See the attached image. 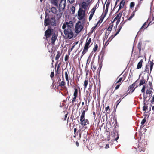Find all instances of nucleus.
<instances>
[{
	"mask_svg": "<svg viewBox=\"0 0 154 154\" xmlns=\"http://www.w3.org/2000/svg\"><path fill=\"white\" fill-rule=\"evenodd\" d=\"M122 77L119 78L118 80L116 82L115 85H116V84H117V83H121V82L122 81Z\"/></svg>",
	"mask_w": 154,
	"mask_h": 154,
	"instance_id": "a19ab883",
	"label": "nucleus"
},
{
	"mask_svg": "<svg viewBox=\"0 0 154 154\" xmlns=\"http://www.w3.org/2000/svg\"><path fill=\"white\" fill-rule=\"evenodd\" d=\"M125 23V21H122L121 22V23L120 24V25H119L118 26V28H119L118 30L116 32L115 34H114V35H112L109 38V39L110 41H111L113 38L119 33L121 28H122V27L123 26Z\"/></svg>",
	"mask_w": 154,
	"mask_h": 154,
	"instance_id": "6e6552de",
	"label": "nucleus"
},
{
	"mask_svg": "<svg viewBox=\"0 0 154 154\" xmlns=\"http://www.w3.org/2000/svg\"><path fill=\"white\" fill-rule=\"evenodd\" d=\"M84 27V24L80 21H78L76 23L75 27V32L77 34L79 33L82 30Z\"/></svg>",
	"mask_w": 154,
	"mask_h": 154,
	"instance_id": "7ed1b4c3",
	"label": "nucleus"
},
{
	"mask_svg": "<svg viewBox=\"0 0 154 154\" xmlns=\"http://www.w3.org/2000/svg\"><path fill=\"white\" fill-rule=\"evenodd\" d=\"M151 102L152 103L154 102V95L152 97V99L151 100Z\"/></svg>",
	"mask_w": 154,
	"mask_h": 154,
	"instance_id": "e2e57ef3",
	"label": "nucleus"
},
{
	"mask_svg": "<svg viewBox=\"0 0 154 154\" xmlns=\"http://www.w3.org/2000/svg\"><path fill=\"white\" fill-rule=\"evenodd\" d=\"M75 46V45H72L71 47V48L70 49V51H71L74 48V47Z\"/></svg>",
	"mask_w": 154,
	"mask_h": 154,
	"instance_id": "0e129e2a",
	"label": "nucleus"
},
{
	"mask_svg": "<svg viewBox=\"0 0 154 154\" xmlns=\"http://www.w3.org/2000/svg\"><path fill=\"white\" fill-rule=\"evenodd\" d=\"M110 4V2L109 1H108L107 2V3L106 4V8L108 9L109 7V6Z\"/></svg>",
	"mask_w": 154,
	"mask_h": 154,
	"instance_id": "a18cd8bd",
	"label": "nucleus"
},
{
	"mask_svg": "<svg viewBox=\"0 0 154 154\" xmlns=\"http://www.w3.org/2000/svg\"><path fill=\"white\" fill-rule=\"evenodd\" d=\"M105 110H106V111H108V112H107V113H109L110 112V109H109V106H108L106 107L105 108Z\"/></svg>",
	"mask_w": 154,
	"mask_h": 154,
	"instance_id": "37998d69",
	"label": "nucleus"
},
{
	"mask_svg": "<svg viewBox=\"0 0 154 154\" xmlns=\"http://www.w3.org/2000/svg\"><path fill=\"white\" fill-rule=\"evenodd\" d=\"M138 149L137 152H141V151L144 152L145 151V146L143 145V142L139 143L138 145Z\"/></svg>",
	"mask_w": 154,
	"mask_h": 154,
	"instance_id": "4468645a",
	"label": "nucleus"
},
{
	"mask_svg": "<svg viewBox=\"0 0 154 154\" xmlns=\"http://www.w3.org/2000/svg\"><path fill=\"white\" fill-rule=\"evenodd\" d=\"M85 11L83 10L81 8H79L78 12L77 18L79 20L83 19L85 17Z\"/></svg>",
	"mask_w": 154,
	"mask_h": 154,
	"instance_id": "423d86ee",
	"label": "nucleus"
},
{
	"mask_svg": "<svg viewBox=\"0 0 154 154\" xmlns=\"http://www.w3.org/2000/svg\"><path fill=\"white\" fill-rule=\"evenodd\" d=\"M125 0H122L119 4V6L117 12H118L121 8H123L125 4Z\"/></svg>",
	"mask_w": 154,
	"mask_h": 154,
	"instance_id": "a211bd4d",
	"label": "nucleus"
},
{
	"mask_svg": "<svg viewBox=\"0 0 154 154\" xmlns=\"http://www.w3.org/2000/svg\"><path fill=\"white\" fill-rule=\"evenodd\" d=\"M84 109H85V110L87 111L88 109V106H84Z\"/></svg>",
	"mask_w": 154,
	"mask_h": 154,
	"instance_id": "6e6d98bb",
	"label": "nucleus"
},
{
	"mask_svg": "<svg viewBox=\"0 0 154 154\" xmlns=\"http://www.w3.org/2000/svg\"><path fill=\"white\" fill-rule=\"evenodd\" d=\"M114 135H113V138L114 139V140H116L117 141V140L119 139V135L117 133H114Z\"/></svg>",
	"mask_w": 154,
	"mask_h": 154,
	"instance_id": "bb28decb",
	"label": "nucleus"
},
{
	"mask_svg": "<svg viewBox=\"0 0 154 154\" xmlns=\"http://www.w3.org/2000/svg\"><path fill=\"white\" fill-rule=\"evenodd\" d=\"M82 112L80 117H85V114L86 111L84 110L83 111L82 110Z\"/></svg>",
	"mask_w": 154,
	"mask_h": 154,
	"instance_id": "c9c22d12",
	"label": "nucleus"
},
{
	"mask_svg": "<svg viewBox=\"0 0 154 154\" xmlns=\"http://www.w3.org/2000/svg\"><path fill=\"white\" fill-rule=\"evenodd\" d=\"M151 22H152V21H150L148 25V26H149L150 25H151L152 24V23H154V22H153L152 23H151Z\"/></svg>",
	"mask_w": 154,
	"mask_h": 154,
	"instance_id": "338daca9",
	"label": "nucleus"
},
{
	"mask_svg": "<svg viewBox=\"0 0 154 154\" xmlns=\"http://www.w3.org/2000/svg\"><path fill=\"white\" fill-rule=\"evenodd\" d=\"M57 35L55 33L53 34L52 35V37L51 38V42L53 45H55V41L57 38Z\"/></svg>",
	"mask_w": 154,
	"mask_h": 154,
	"instance_id": "2eb2a0df",
	"label": "nucleus"
},
{
	"mask_svg": "<svg viewBox=\"0 0 154 154\" xmlns=\"http://www.w3.org/2000/svg\"><path fill=\"white\" fill-rule=\"evenodd\" d=\"M54 76V72H51L50 75V77L51 78L52 80H53V78Z\"/></svg>",
	"mask_w": 154,
	"mask_h": 154,
	"instance_id": "09e8293b",
	"label": "nucleus"
},
{
	"mask_svg": "<svg viewBox=\"0 0 154 154\" xmlns=\"http://www.w3.org/2000/svg\"><path fill=\"white\" fill-rule=\"evenodd\" d=\"M78 94V89L75 88L74 89V92L73 94V96L77 97Z\"/></svg>",
	"mask_w": 154,
	"mask_h": 154,
	"instance_id": "c756f323",
	"label": "nucleus"
},
{
	"mask_svg": "<svg viewBox=\"0 0 154 154\" xmlns=\"http://www.w3.org/2000/svg\"><path fill=\"white\" fill-rule=\"evenodd\" d=\"M91 67L93 72H94L96 69V66L93 65V63H91Z\"/></svg>",
	"mask_w": 154,
	"mask_h": 154,
	"instance_id": "2f4dec72",
	"label": "nucleus"
},
{
	"mask_svg": "<svg viewBox=\"0 0 154 154\" xmlns=\"http://www.w3.org/2000/svg\"><path fill=\"white\" fill-rule=\"evenodd\" d=\"M88 7V5H87V3L86 2H83L82 4V8H83L85 10H85L87 8V7Z\"/></svg>",
	"mask_w": 154,
	"mask_h": 154,
	"instance_id": "a878e982",
	"label": "nucleus"
},
{
	"mask_svg": "<svg viewBox=\"0 0 154 154\" xmlns=\"http://www.w3.org/2000/svg\"><path fill=\"white\" fill-rule=\"evenodd\" d=\"M138 83V80H137L135 81L133 84L130 85L128 88V90L127 91V94L125 95V94H124L123 96L125 95V96H126L130 93V92L131 91H132L131 93H132L135 88H134V87L135 85H136Z\"/></svg>",
	"mask_w": 154,
	"mask_h": 154,
	"instance_id": "39448f33",
	"label": "nucleus"
},
{
	"mask_svg": "<svg viewBox=\"0 0 154 154\" xmlns=\"http://www.w3.org/2000/svg\"><path fill=\"white\" fill-rule=\"evenodd\" d=\"M121 98H120L117 102H116V103H117V105L120 102L121 100Z\"/></svg>",
	"mask_w": 154,
	"mask_h": 154,
	"instance_id": "4d7b16f0",
	"label": "nucleus"
},
{
	"mask_svg": "<svg viewBox=\"0 0 154 154\" xmlns=\"http://www.w3.org/2000/svg\"><path fill=\"white\" fill-rule=\"evenodd\" d=\"M143 62V60L142 59H141L138 62L137 64V69H139L141 68L142 66Z\"/></svg>",
	"mask_w": 154,
	"mask_h": 154,
	"instance_id": "412c9836",
	"label": "nucleus"
},
{
	"mask_svg": "<svg viewBox=\"0 0 154 154\" xmlns=\"http://www.w3.org/2000/svg\"><path fill=\"white\" fill-rule=\"evenodd\" d=\"M77 130V129L76 128H74V135L73 136V137H76V136L78 135V132H77V133L76 132Z\"/></svg>",
	"mask_w": 154,
	"mask_h": 154,
	"instance_id": "473e14b6",
	"label": "nucleus"
},
{
	"mask_svg": "<svg viewBox=\"0 0 154 154\" xmlns=\"http://www.w3.org/2000/svg\"><path fill=\"white\" fill-rule=\"evenodd\" d=\"M142 42L141 41H140L137 44V48L139 50V53L140 54V53L142 49Z\"/></svg>",
	"mask_w": 154,
	"mask_h": 154,
	"instance_id": "5701e85b",
	"label": "nucleus"
},
{
	"mask_svg": "<svg viewBox=\"0 0 154 154\" xmlns=\"http://www.w3.org/2000/svg\"><path fill=\"white\" fill-rule=\"evenodd\" d=\"M146 81L144 79V78L142 79L140 81V83L138 85H137V84L136 85L137 86V87L138 86H140L143 84L145 83Z\"/></svg>",
	"mask_w": 154,
	"mask_h": 154,
	"instance_id": "393cba45",
	"label": "nucleus"
},
{
	"mask_svg": "<svg viewBox=\"0 0 154 154\" xmlns=\"http://www.w3.org/2000/svg\"><path fill=\"white\" fill-rule=\"evenodd\" d=\"M65 82L64 81H63L59 83V85L61 87L65 85Z\"/></svg>",
	"mask_w": 154,
	"mask_h": 154,
	"instance_id": "72a5a7b5",
	"label": "nucleus"
},
{
	"mask_svg": "<svg viewBox=\"0 0 154 154\" xmlns=\"http://www.w3.org/2000/svg\"><path fill=\"white\" fill-rule=\"evenodd\" d=\"M145 85H144L141 90V91L143 93V100H144V102H145L146 100V99L147 97H146L145 96Z\"/></svg>",
	"mask_w": 154,
	"mask_h": 154,
	"instance_id": "6ab92c4d",
	"label": "nucleus"
},
{
	"mask_svg": "<svg viewBox=\"0 0 154 154\" xmlns=\"http://www.w3.org/2000/svg\"><path fill=\"white\" fill-rule=\"evenodd\" d=\"M50 10L51 12L53 14H56L57 16L59 15L60 18L61 17L62 14L60 12L61 11H58L56 7H52L51 8Z\"/></svg>",
	"mask_w": 154,
	"mask_h": 154,
	"instance_id": "9b49d317",
	"label": "nucleus"
},
{
	"mask_svg": "<svg viewBox=\"0 0 154 154\" xmlns=\"http://www.w3.org/2000/svg\"><path fill=\"white\" fill-rule=\"evenodd\" d=\"M98 47V46L97 44H95V46L93 48V51L95 52L97 51Z\"/></svg>",
	"mask_w": 154,
	"mask_h": 154,
	"instance_id": "7c9ffc66",
	"label": "nucleus"
},
{
	"mask_svg": "<svg viewBox=\"0 0 154 154\" xmlns=\"http://www.w3.org/2000/svg\"><path fill=\"white\" fill-rule=\"evenodd\" d=\"M87 40L84 46V49L82 53V56L84 55L88 51V49L89 48V45L91 42V38L87 41Z\"/></svg>",
	"mask_w": 154,
	"mask_h": 154,
	"instance_id": "0eeeda50",
	"label": "nucleus"
},
{
	"mask_svg": "<svg viewBox=\"0 0 154 154\" xmlns=\"http://www.w3.org/2000/svg\"><path fill=\"white\" fill-rule=\"evenodd\" d=\"M121 84L122 83H119L117 85L115 88V90H116L118 89L120 87V85H121Z\"/></svg>",
	"mask_w": 154,
	"mask_h": 154,
	"instance_id": "79ce46f5",
	"label": "nucleus"
},
{
	"mask_svg": "<svg viewBox=\"0 0 154 154\" xmlns=\"http://www.w3.org/2000/svg\"><path fill=\"white\" fill-rule=\"evenodd\" d=\"M96 10V9L95 8H93L91 11L89 13H90L91 14H93L94 15Z\"/></svg>",
	"mask_w": 154,
	"mask_h": 154,
	"instance_id": "f704fd0d",
	"label": "nucleus"
},
{
	"mask_svg": "<svg viewBox=\"0 0 154 154\" xmlns=\"http://www.w3.org/2000/svg\"><path fill=\"white\" fill-rule=\"evenodd\" d=\"M67 115H68V113H67L66 114H65L64 116V117L63 118H62V119L63 120V121H65L66 120V118H67Z\"/></svg>",
	"mask_w": 154,
	"mask_h": 154,
	"instance_id": "de8ad7c7",
	"label": "nucleus"
},
{
	"mask_svg": "<svg viewBox=\"0 0 154 154\" xmlns=\"http://www.w3.org/2000/svg\"><path fill=\"white\" fill-rule=\"evenodd\" d=\"M66 0H61L58 6L60 11H62L65 9L66 6Z\"/></svg>",
	"mask_w": 154,
	"mask_h": 154,
	"instance_id": "f8f14e48",
	"label": "nucleus"
},
{
	"mask_svg": "<svg viewBox=\"0 0 154 154\" xmlns=\"http://www.w3.org/2000/svg\"><path fill=\"white\" fill-rule=\"evenodd\" d=\"M61 64V63H60L58 65L57 68L59 69Z\"/></svg>",
	"mask_w": 154,
	"mask_h": 154,
	"instance_id": "680f3d73",
	"label": "nucleus"
},
{
	"mask_svg": "<svg viewBox=\"0 0 154 154\" xmlns=\"http://www.w3.org/2000/svg\"><path fill=\"white\" fill-rule=\"evenodd\" d=\"M105 17H104V16L103 15V14L102 15L100 20V21L101 22H102L103 19Z\"/></svg>",
	"mask_w": 154,
	"mask_h": 154,
	"instance_id": "603ef678",
	"label": "nucleus"
},
{
	"mask_svg": "<svg viewBox=\"0 0 154 154\" xmlns=\"http://www.w3.org/2000/svg\"><path fill=\"white\" fill-rule=\"evenodd\" d=\"M60 69H59V68H57V70H56V73L58 75L60 74Z\"/></svg>",
	"mask_w": 154,
	"mask_h": 154,
	"instance_id": "8fccbe9b",
	"label": "nucleus"
},
{
	"mask_svg": "<svg viewBox=\"0 0 154 154\" xmlns=\"http://www.w3.org/2000/svg\"><path fill=\"white\" fill-rule=\"evenodd\" d=\"M65 75L66 79V81H67V83L68 84L69 81V74L68 70L67 71H66L65 73Z\"/></svg>",
	"mask_w": 154,
	"mask_h": 154,
	"instance_id": "aec40b11",
	"label": "nucleus"
},
{
	"mask_svg": "<svg viewBox=\"0 0 154 154\" xmlns=\"http://www.w3.org/2000/svg\"><path fill=\"white\" fill-rule=\"evenodd\" d=\"M88 80H85L84 82V86L85 88H86V87L88 85Z\"/></svg>",
	"mask_w": 154,
	"mask_h": 154,
	"instance_id": "ea45409f",
	"label": "nucleus"
},
{
	"mask_svg": "<svg viewBox=\"0 0 154 154\" xmlns=\"http://www.w3.org/2000/svg\"><path fill=\"white\" fill-rule=\"evenodd\" d=\"M77 97H76V96H74V97L72 98V103L73 105L74 104V102L75 101Z\"/></svg>",
	"mask_w": 154,
	"mask_h": 154,
	"instance_id": "58836bf2",
	"label": "nucleus"
},
{
	"mask_svg": "<svg viewBox=\"0 0 154 154\" xmlns=\"http://www.w3.org/2000/svg\"><path fill=\"white\" fill-rule=\"evenodd\" d=\"M51 4L53 5L58 7L59 0H50Z\"/></svg>",
	"mask_w": 154,
	"mask_h": 154,
	"instance_id": "dca6fc26",
	"label": "nucleus"
},
{
	"mask_svg": "<svg viewBox=\"0 0 154 154\" xmlns=\"http://www.w3.org/2000/svg\"><path fill=\"white\" fill-rule=\"evenodd\" d=\"M70 4H72L74 2V0H67Z\"/></svg>",
	"mask_w": 154,
	"mask_h": 154,
	"instance_id": "052dcab7",
	"label": "nucleus"
},
{
	"mask_svg": "<svg viewBox=\"0 0 154 154\" xmlns=\"http://www.w3.org/2000/svg\"><path fill=\"white\" fill-rule=\"evenodd\" d=\"M71 12L72 14H74L75 11V8L74 6H72L71 8Z\"/></svg>",
	"mask_w": 154,
	"mask_h": 154,
	"instance_id": "e433bc0d",
	"label": "nucleus"
},
{
	"mask_svg": "<svg viewBox=\"0 0 154 154\" xmlns=\"http://www.w3.org/2000/svg\"><path fill=\"white\" fill-rule=\"evenodd\" d=\"M146 119L145 118H144L141 121V124L142 125L144 124L146 122Z\"/></svg>",
	"mask_w": 154,
	"mask_h": 154,
	"instance_id": "49530a36",
	"label": "nucleus"
},
{
	"mask_svg": "<svg viewBox=\"0 0 154 154\" xmlns=\"http://www.w3.org/2000/svg\"><path fill=\"white\" fill-rule=\"evenodd\" d=\"M110 42V41H109V39H108L106 41V42H105V45H104V46H107L108 43H109V42Z\"/></svg>",
	"mask_w": 154,
	"mask_h": 154,
	"instance_id": "3c124183",
	"label": "nucleus"
},
{
	"mask_svg": "<svg viewBox=\"0 0 154 154\" xmlns=\"http://www.w3.org/2000/svg\"><path fill=\"white\" fill-rule=\"evenodd\" d=\"M53 31V29H51L49 28L45 31V36L47 38H49L51 35L52 32Z\"/></svg>",
	"mask_w": 154,
	"mask_h": 154,
	"instance_id": "ddd939ff",
	"label": "nucleus"
},
{
	"mask_svg": "<svg viewBox=\"0 0 154 154\" xmlns=\"http://www.w3.org/2000/svg\"><path fill=\"white\" fill-rule=\"evenodd\" d=\"M154 63L153 62V60L152 61L148 62V63L146 66L145 70L143 71L144 74L147 73L148 74H150L152 69Z\"/></svg>",
	"mask_w": 154,
	"mask_h": 154,
	"instance_id": "f03ea898",
	"label": "nucleus"
},
{
	"mask_svg": "<svg viewBox=\"0 0 154 154\" xmlns=\"http://www.w3.org/2000/svg\"><path fill=\"white\" fill-rule=\"evenodd\" d=\"M132 17H132V16L131 15L129 17L128 20H130L132 18Z\"/></svg>",
	"mask_w": 154,
	"mask_h": 154,
	"instance_id": "774afa93",
	"label": "nucleus"
},
{
	"mask_svg": "<svg viewBox=\"0 0 154 154\" xmlns=\"http://www.w3.org/2000/svg\"><path fill=\"white\" fill-rule=\"evenodd\" d=\"M135 5V3L134 2H132L130 3V8H133Z\"/></svg>",
	"mask_w": 154,
	"mask_h": 154,
	"instance_id": "4c0bfd02",
	"label": "nucleus"
},
{
	"mask_svg": "<svg viewBox=\"0 0 154 154\" xmlns=\"http://www.w3.org/2000/svg\"><path fill=\"white\" fill-rule=\"evenodd\" d=\"M61 55V53H60V51H57V54L55 59L56 60H58L59 57Z\"/></svg>",
	"mask_w": 154,
	"mask_h": 154,
	"instance_id": "cd10ccee",
	"label": "nucleus"
},
{
	"mask_svg": "<svg viewBox=\"0 0 154 154\" xmlns=\"http://www.w3.org/2000/svg\"><path fill=\"white\" fill-rule=\"evenodd\" d=\"M147 109V107L146 106H143V110L144 111H146Z\"/></svg>",
	"mask_w": 154,
	"mask_h": 154,
	"instance_id": "13d9d810",
	"label": "nucleus"
},
{
	"mask_svg": "<svg viewBox=\"0 0 154 154\" xmlns=\"http://www.w3.org/2000/svg\"><path fill=\"white\" fill-rule=\"evenodd\" d=\"M49 15L45 12V16L44 20V25L47 26L50 25L51 26H55L56 25V21L54 17H52L50 18Z\"/></svg>",
	"mask_w": 154,
	"mask_h": 154,
	"instance_id": "f257e3e1",
	"label": "nucleus"
},
{
	"mask_svg": "<svg viewBox=\"0 0 154 154\" xmlns=\"http://www.w3.org/2000/svg\"><path fill=\"white\" fill-rule=\"evenodd\" d=\"M108 9L106 8V9L104 11V15H103L104 16V17H105L106 14L107 13L108 11Z\"/></svg>",
	"mask_w": 154,
	"mask_h": 154,
	"instance_id": "c03bdc74",
	"label": "nucleus"
},
{
	"mask_svg": "<svg viewBox=\"0 0 154 154\" xmlns=\"http://www.w3.org/2000/svg\"><path fill=\"white\" fill-rule=\"evenodd\" d=\"M113 24L112 23H111L109 25V26L108 27V28L107 30H106V31L109 32L110 33L111 31L112 28H113Z\"/></svg>",
	"mask_w": 154,
	"mask_h": 154,
	"instance_id": "b1692460",
	"label": "nucleus"
},
{
	"mask_svg": "<svg viewBox=\"0 0 154 154\" xmlns=\"http://www.w3.org/2000/svg\"><path fill=\"white\" fill-rule=\"evenodd\" d=\"M69 56L67 55H65V61H67L68 59Z\"/></svg>",
	"mask_w": 154,
	"mask_h": 154,
	"instance_id": "864d4df0",
	"label": "nucleus"
},
{
	"mask_svg": "<svg viewBox=\"0 0 154 154\" xmlns=\"http://www.w3.org/2000/svg\"><path fill=\"white\" fill-rule=\"evenodd\" d=\"M146 22H145L141 28L140 29V30L144 27L145 25L146 24Z\"/></svg>",
	"mask_w": 154,
	"mask_h": 154,
	"instance_id": "bf43d9fd",
	"label": "nucleus"
},
{
	"mask_svg": "<svg viewBox=\"0 0 154 154\" xmlns=\"http://www.w3.org/2000/svg\"><path fill=\"white\" fill-rule=\"evenodd\" d=\"M93 15H94L93 14H90V15L89 17V21H90L92 19Z\"/></svg>",
	"mask_w": 154,
	"mask_h": 154,
	"instance_id": "5fc2aeb1",
	"label": "nucleus"
},
{
	"mask_svg": "<svg viewBox=\"0 0 154 154\" xmlns=\"http://www.w3.org/2000/svg\"><path fill=\"white\" fill-rule=\"evenodd\" d=\"M58 63V60H57V61L56 62V63H55V69L56 68V66H57V64Z\"/></svg>",
	"mask_w": 154,
	"mask_h": 154,
	"instance_id": "69168bd1",
	"label": "nucleus"
},
{
	"mask_svg": "<svg viewBox=\"0 0 154 154\" xmlns=\"http://www.w3.org/2000/svg\"><path fill=\"white\" fill-rule=\"evenodd\" d=\"M110 33L109 32L106 31L105 33V36L104 38V39H106L108 37V36L109 35Z\"/></svg>",
	"mask_w": 154,
	"mask_h": 154,
	"instance_id": "c85d7f7f",
	"label": "nucleus"
},
{
	"mask_svg": "<svg viewBox=\"0 0 154 154\" xmlns=\"http://www.w3.org/2000/svg\"><path fill=\"white\" fill-rule=\"evenodd\" d=\"M152 87L150 89L149 88V89H148L146 91V94L147 95H149V96L148 97H149L150 96L152 95V91L151 90V88H152ZM148 97V96H147Z\"/></svg>",
	"mask_w": 154,
	"mask_h": 154,
	"instance_id": "4be33fe9",
	"label": "nucleus"
},
{
	"mask_svg": "<svg viewBox=\"0 0 154 154\" xmlns=\"http://www.w3.org/2000/svg\"><path fill=\"white\" fill-rule=\"evenodd\" d=\"M80 124L84 127H85L89 123L88 120V119H85V117H80Z\"/></svg>",
	"mask_w": 154,
	"mask_h": 154,
	"instance_id": "9d476101",
	"label": "nucleus"
},
{
	"mask_svg": "<svg viewBox=\"0 0 154 154\" xmlns=\"http://www.w3.org/2000/svg\"><path fill=\"white\" fill-rule=\"evenodd\" d=\"M64 29V32L65 36L69 39L72 38L73 37L74 33L71 29Z\"/></svg>",
	"mask_w": 154,
	"mask_h": 154,
	"instance_id": "20e7f679",
	"label": "nucleus"
},
{
	"mask_svg": "<svg viewBox=\"0 0 154 154\" xmlns=\"http://www.w3.org/2000/svg\"><path fill=\"white\" fill-rule=\"evenodd\" d=\"M122 12H120L118 14H117V15L116 16V17L114 19V20L112 22H113L117 20H118V22L120 21V19L122 14Z\"/></svg>",
	"mask_w": 154,
	"mask_h": 154,
	"instance_id": "f3484780",
	"label": "nucleus"
},
{
	"mask_svg": "<svg viewBox=\"0 0 154 154\" xmlns=\"http://www.w3.org/2000/svg\"><path fill=\"white\" fill-rule=\"evenodd\" d=\"M73 26V23L72 21H69V22H65L62 26V28L63 29H65L67 27V29H71L72 28Z\"/></svg>",
	"mask_w": 154,
	"mask_h": 154,
	"instance_id": "1a4fd4ad",
	"label": "nucleus"
}]
</instances>
